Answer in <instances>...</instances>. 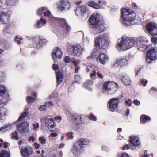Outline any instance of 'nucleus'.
I'll list each match as a JSON object with an SVG mask.
<instances>
[{"instance_id": "obj_1", "label": "nucleus", "mask_w": 157, "mask_h": 157, "mask_svg": "<svg viewBox=\"0 0 157 157\" xmlns=\"http://www.w3.org/2000/svg\"><path fill=\"white\" fill-rule=\"evenodd\" d=\"M121 17L123 24L126 25H130L135 20L136 14L130 9H123L121 11Z\"/></svg>"}, {"instance_id": "obj_2", "label": "nucleus", "mask_w": 157, "mask_h": 157, "mask_svg": "<svg viewBox=\"0 0 157 157\" xmlns=\"http://www.w3.org/2000/svg\"><path fill=\"white\" fill-rule=\"evenodd\" d=\"M89 143L88 139H80L78 140L73 145L71 151L75 156H79L82 151L83 145H86Z\"/></svg>"}, {"instance_id": "obj_3", "label": "nucleus", "mask_w": 157, "mask_h": 157, "mask_svg": "<svg viewBox=\"0 0 157 157\" xmlns=\"http://www.w3.org/2000/svg\"><path fill=\"white\" fill-rule=\"evenodd\" d=\"M136 41V40L134 38L124 36L122 37L121 40L118 45L121 50L125 51L132 47Z\"/></svg>"}, {"instance_id": "obj_4", "label": "nucleus", "mask_w": 157, "mask_h": 157, "mask_svg": "<svg viewBox=\"0 0 157 157\" xmlns=\"http://www.w3.org/2000/svg\"><path fill=\"white\" fill-rule=\"evenodd\" d=\"M42 123H44L50 132L55 131L56 129L53 117L50 116H47L40 119Z\"/></svg>"}, {"instance_id": "obj_5", "label": "nucleus", "mask_w": 157, "mask_h": 157, "mask_svg": "<svg viewBox=\"0 0 157 157\" xmlns=\"http://www.w3.org/2000/svg\"><path fill=\"white\" fill-rule=\"evenodd\" d=\"M49 19L51 22L56 21H59L63 28V30L64 33H67L70 31L71 29V27L67 23L65 19L56 18L51 16H50Z\"/></svg>"}, {"instance_id": "obj_6", "label": "nucleus", "mask_w": 157, "mask_h": 157, "mask_svg": "<svg viewBox=\"0 0 157 157\" xmlns=\"http://www.w3.org/2000/svg\"><path fill=\"white\" fill-rule=\"evenodd\" d=\"M148 42L147 40L145 37L139 38L136 41V47L138 50L144 51L149 47Z\"/></svg>"}, {"instance_id": "obj_7", "label": "nucleus", "mask_w": 157, "mask_h": 157, "mask_svg": "<svg viewBox=\"0 0 157 157\" xmlns=\"http://www.w3.org/2000/svg\"><path fill=\"white\" fill-rule=\"evenodd\" d=\"M68 48V51L72 53L73 55L79 56L81 55L82 52L83 50V46L78 45L76 46L70 45Z\"/></svg>"}, {"instance_id": "obj_8", "label": "nucleus", "mask_w": 157, "mask_h": 157, "mask_svg": "<svg viewBox=\"0 0 157 157\" xmlns=\"http://www.w3.org/2000/svg\"><path fill=\"white\" fill-rule=\"evenodd\" d=\"M94 44L97 47H100L103 48H106L108 47V42L103 40L101 35L97 36L95 39Z\"/></svg>"}, {"instance_id": "obj_9", "label": "nucleus", "mask_w": 157, "mask_h": 157, "mask_svg": "<svg viewBox=\"0 0 157 157\" xmlns=\"http://www.w3.org/2000/svg\"><path fill=\"white\" fill-rule=\"evenodd\" d=\"M157 58V50L154 48L149 49L146 55V59L149 63H151L152 60L156 59Z\"/></svg>"}, {"instance_id": "obj_10", "label": "nucleus", "mask_w": 157, "mask_h": 157, "mask_svg": "<svg viewBox=\"0 0 157 157\" xmlns=\"http://www.w3.org/2000/svg\"><path fill=\"white\" fill-rule=\"evenodd\" d=\"M99 15L98 14L96 13L93 14L89 19V25L90 28L94 27L96 25H99L98 23L99 21Z\"/></svg>"}, {"instance_id": "obj_11", "label": "nucleus", "mask_w": 157, "mask_h": 157, "mask_svg": "<svg viewBox=\"0 0 157 157\" xmlns=\"http://www.w3.org/2000/svg\"><path fill=\"white\" fill-rule=\"evenodd\" d=\"M119 101L118 98H113L108 102V107L109 109L111 111H114L117 109L118 103Z\"/></svg>"}, {"instance_id": "obj_12", "label": "nucleus", "mask_w": 157, "mask_h": 157, "mask_svg": "<svg viewBox=\"0 0 157 157\" xmlns=\"http://www.w3.org/2000/svg\"><path fill=\"white\" fill-rule=\"evenodd\" d=\"M146 29L151 35H157V25L155 23H148L146 25Z\"/></svg>"}, {"instance_id": "obj_13", "label": "nucleus", "mask_w": 157, "mask_h": 157, "mask_svg": "<svg viewBox=\"0 0 157 157\" xmlns=\"http://www.w3.org/2000/svg\"><path fill=\"white\" fill-rule=\"evenodd\" d=\"M52 58L54 62L56 61V58L61 59L63 55L62 52L59 47L55 48L52 51Z\"/></svg>"}, {"instance_id": "obj_14", "label": "nucleus", "mask_w": 157, "mask_h": 157, "mask_svg": "<svg viewBox=\"0 0 157 157\" xmlns=\"http://www.w3.org/2000/svg\"><path fill=\"white\" fill-rule=\"evenodd\" d=\"M17 128L19 132L22 133L27 132L29 130V124L26 121H24L17 125Z\"/></svg>"}, {"instance_id": "obj_15", "label": "nucleus", "mask_w": 157, "mask_h": 157, "mask_svg": "<svg viewBox=\"0 0 157 157\" xmlns=\"http://www.w3.org/2000/svg\"><path fill=\"white\" fill-rule=\"evenodd\" d=\"M70 7V4L69 0H62L60 2L59 9L61 11L69 9Z\"/></svg>"}, {"instance_id": "obj_16", "label": "nucleus", "mask_w": 157, "mask_h": 157, "mask_svg": "<svg viewBox=\"0 0 157 157\" xmlns=\"http://www.w3.org/2000/svg\"><path fill=\"white\" fill-rule=\"evenodd\" d=\"M10 17L7 13L2 12L0 13V22L2 24H5L9 21Z\"/></svg>"}, {"instance_id": "obj_17", "label": "nucleus", "mask_w": 157, "mask_h": 157, "mask_svg": "<svg viewBox=\"0 0 157 157\" xmlns=\"http://www.w3.org/2000/svg\"><path fill=\"white\" fill-rule=\"evenodd\" d=\"M115 86V84L113 82H106L103 85V90L105 92L111 91Z\"/></svg>"}, {"instance_id": "obj_18", "label": "nucleus", "mask_w": 157, "mask_h": 157, "mask_svg": "<svg viewBox=\"0 0 157 157\" xmlns=\"http://www.w3.org/2000/svg\"><path fill=\"white\" fill-rule=\"evenodd\" d=\"M93 28V33L95 35H97L103 32L105 30V28L102 25L99 24L96 25Z\"/></svg>"}, {"instance_id": "obj_19", "label": "nucleus", "mask_w": 157, "mask_h": 157, "mask_svg": "<svg viewBox=\"0 0 157 157\" xmlns=\"http://www.w3.org/2000/svg\"><path fill=\"white\" fill-rule=\"evenodd\" d=\"M96 59L97 61H99L100 63L104 65L106 63L108 60L107 56L102 53L98 56Z\"/></svg>"}, {"instance_id": "obj_20", "label": "nucleus", "mask_w": 157, "mask_h": 157, "mask_svg": "<svg viewBox=\"0 0 157 157\" xmlns=\"http://www.w3.org/2000/svg\"><path fill=\"white\" fill-rule=\"evenodd\" d=\"M32 152V149L31 147H29L25 148L21 151V155L23 157H28Z\"/></svg>"}, {"instance_id": "obj_21", "label": "nucleus", "mask_w": 157, "mask_h": 157, "mask_svg": "<svg viewBox=\"0 0 157 157\" xmlns=\"http://www.w3.org/2000/svg\"><path fill=\"white\" fill-rule=\"evenodd\" d=\"M42 13H43L44 16L47 17L49 16L51 14V12L48 10L47 8L44 7L39 8L37 10V14L38 15L40 16L42 15Z\"/></svg>"}, {"instance_id": "obj_22", "label": "nucleus", "mask_w": 157, "mask_h": 157, "mask_svg": "<svg viewBox=\"0 0 157 157\" xmlns=\"http://www.w3.org/2000/svg\"><path fill=\"white\" fill-rule=\"evenodd\" d=\"M86 7L84 6H78L75 10V13L77 16H82L86 10Z\"/></svg>"}, {"instance_id": "obj_23", "label": "nucleus", "mask_w": 157, "mask_h": 157, "mask_svg": "<svg viewBox=\"0 0 157 157\" xmlns=\"http://www.w3.org/2000/svg\"><path fill=\"white\" fill-rule=\"evenodd\" d=\"M71 118L72 120L74 121V122L77 124H78L82 123L81 116L76 115H72L71 116Z\"/></svg>"}, {"instance_id": "obj_24", "label": "nucleus", "mask_w": 157, "mask_h": 157, "mask_svg": "<svg viewBox=\"0 0 157 157\" xmlns=\"http://www.w3.org/2000/svg\"><path fill=\"white\" fill-rule=\"evenodd\" d=\"M56 75L57 83L59 85L63 80V74L61 72L59 71L56 73Z\"/></svg>"}, {"instance_id": "obj_25", "label": "nucleus", "mask_w": 157, "mask_h": 157, "mask_svg": "<svg viewBox=\"0 0 157 157\" xmlns=\"http://www.w3.org/2000/svg\"><path fill=\"white\" fill-rule=\"evenodd\" d=\"M130 141L131 143L135 146H138L140 144V142L138 137L134 136H132L130 137Z\"/></svg>"}, {"instance_id": "obj_26", "label": "nucleus", "mask_w": 157, "mask_h": 157, "mask_svg": "<svg viewBox=\"0 0 157 157\" xmlns=\"http://www.w3.org/2000/svg\"><path fill=\"white\" fill-rule=\"evenodd\" d=\"M117 59L118 61L119 62L120 66L121 67L122 66L126 65L128 64V60L126 59L120 58Z\"/></svg>"}, {"instance_id": "obj_27", "label": "nucleus", "mask_w": 157, "mask_h": 157, "mask_svg": "<svg viewBox=\"0 0 157 157\" xmlns=\"http://www.w3.org/2000/svg\"><path fill=\"white\" fill-rule=\"evenodd\" d=\"M121 80L126 85H128L131 84V81L130 78L128 76L122 77Z\"/></svg>"}, {"instance_id": "obj_28", "label": "nucleus", "mask_w": 157, "mask_h": 157, "mask_svg": "<svg viewBox=\"0 0 157 157\" xmlns=\"http://www.w3.org/2000/svg\"><path fill=\"white\" fill-rule=\"evenodd\" d=\"M7 113V112L6 109L3 107L0 108V119L4 116L6 115Z\"/></svg>"}, {"instance_id": "obj_29", "label": "nucleus", "mask_w": 157, "mask_h": 157, "mask_svg": "<svg viewBox=\"0 0 157 157\" xmlns=\"http://www.w3.org/2000/svg\"><path fill=\"white\" fill-rule=\"evenodd\" d=\"M42 23L45 24L46 21L45 19H43L42 18H41L38 21L37 23L35 25V27L37 28H40L42 26Z\"/></svg>"}, {"instance_id": "obj_30", "label": "nucleus", "mask_w": 157, "mask_h": 157, "mask_svg": "<svg viewBox=\"0 0 157 157\" xmlns=\"http://www.w3.org/2000/svg\"><path fill=\"white\" fill-rule=\"evenodd\" d=\"M7 91L6 87L3 85H0V97L3 96Z\"/></svg>"}, {"instance_id": "obj_31", "label": "nucleus", "mask_w": 157, "mask_h": 157, "mask_svg": "<svg viewBox=\"0 0 157 157\" xmlns=\"http://www.w3.org/2000/svg\"><path fill=\"white\" fill-rule=\"evenodd\" d=\"M14 123L10 124L4 126L0 128V131L2 132H4L9 130Z\"/></svg>"}, {"instance_id": "obj_32", "label": "nucleus", "mask_w": 157, "mask_h": 157, "mask_svg": "<svg viewBox=\"0 0 157 157\" xmlns=\"http://www.w3.org/2000/svg\"><path fill=\"white\" fill-rule=\"evenodd\" d=\"M151 120V118L146 115H142L140 117V121L142 123H145Z\"/></svg>"}, {"instance_id": "obj_33", "label": "nucleus", "mask_w": 157, "mask_h": 157, "mask_svg": "<svg viewBox=\"0 0 157 157\" xmlns=\"http://www.w3.org/2000/svg\"><path fill=\"white\" fill-rule=\"evenodd\" d=\"M40 41H41V40L40 38L38 37H35L33 39V43L36 45L37 48H39L38 43H39L40 44Z\"/></svg>"}, {"instance_id": "obj_34", "label": "nucleus", "mask_w": 157, "mask_h": 157, "mask_svg": "<svg viewBox=\"0 0 157 157\" xmlns=\"http://www.w3.org/2000/svg\"><path fill=\"white\" fill-rule=\"evenodd\" d=\"M89 6L95 9H99V6L93 1H91L88 3Z\"/></svg>"}, {"instance_id": "obj_35", "label": "nucleus", "mask_w": 157, "mask_h": 157, "mask_svg": "<svg viewBox=\"0 0 157 157\" xmlns=\"http://www.w3.org/2000/svg\"><path fill=\"white\" fill-rule=\"evenodd\" d=\"M10 155L7 151H2L0 153V157H10Z\"/></svg>"}, {"instance_id": "obj_36", "label": "nucleus", "mask_w": 157, "mask_h": 157, "mask_svg": "<svg viewBox=\"0 0 157 157\" xmlns=\"http://www.w3.org/2000/svg\"><path fill=\"white\" fill-rule=\"evenodd\" d=\"M26 100L28 103H31L35 101L36 99V98H32L30 96H28L26 98Z\"/></svg>"}, {"instance_id": "obj_37", "label": "nucleus", "mask_w": 157, "mask_h": 157, "mask_svg": "<svg viewBox=\"0 0 157 157\" xmlns=\"http://www.w3.org/2000/svg\"><path fill=\"white\" fill-rule=\"evenodd\" d=\"M28 114H29V113L26 111H25V112H23L22 113L21 116L19 117V118L18 119L17 121H21L22 119L26 117V115H28Z\"/></svg>"}, {"instance_id": "obj_38", "label": "nucleus", "mask_w": 157, "mask_h": 157, "mask_svg": "<svg viewBox=\"0 0 157 157\" xmlns=\"http://www.w3.org/2000/svg\"><path fill=\"white\" fill-rule=\"evenodd\" d=\"M6 3L7 5L13 6L15 5V0H6Z\"/></svg>"}, {"instance_id": "obj_39", "label": "nucleus", "mask_w": 157, "mask_h": 157, "mask_svg": "<svg viewBox=\"0 0 157 157\" xmlns=\"http://www.w3.org/2000/svg\"><path fill=\"white\" fill-rule=\"evenodd\" d=\"M11 138L12 139H15L16 140H17L18 139V133L17 132L15 131L12 133Z\"/></svg>"}, {"instance_id": "obj_40", "label": "nucleus", "mask_w": 157, "mask_h": 157, "mask_svg": "<svg viewBox=\"0 0 157 157\" xmlns=\"http://www.w3.org/2000/svg\"><path fill=\"white\" fill-rule=\"evenodd\" d=\"M102 36L104 40H105V41H108V39L109 37V36L108 33H105L102 36Z\"/></svg>"}, {"instance_id": "obj_41", "label": "nucleus", "mask_w": 157, "mask_h": 157, "mask_svg": "<svg viewBox=\"0 0 157 157\" xmlns=\"http://www.w3.org/2000/svg\"><path fill=\"white\" fill-rule=\"evenodd\" d=\"M73 133L72 132H68L67 134V136L68 139H73Z\"/></svg>"}, {"instance_id": "obj_42", "label": "nucleus", "mask_w": 157, "mask_h": 157, "mask_svg": "<svg viewBox=\"0 0 157 157\" xmlns=\"http://www.w3.org/2000/svg\"><path fill=\"white\" fill-rule=\"evenodd\" d=\"M47 107L44 105L40 106L39 108V109L41 111H43L46 109Z\"/></svg>"}, {"instance_id": "obj_43", "label": "nucleus", "mask_w": 157, "mask_h": 157, "mask_svg": "<svg viewBox=\"0 0 157 157\" xmlns=\"http://www.w3.org/2000/svg\"><path fill=\"white\" fill-rule=\"evenodd\" d=\"M52 95L53 96L54 98L56 101H60L58 97V93H56L54 94L53 93Z\"/></svg>"}, {"instance_id": "obj_44", "label": "nucleus", "mask_w": 157, "mask_h": 157, "mask_svg": "<svg viewBox=\"0 0 157 157\" xmlns=\"http://www.w3.org/2000/svg\"><path fill=\"white\" fill-rule=\"evenodd\" d=\"M98 71V69H95L93 70V72L92 73L90 74V77H92L94 76H95L96 74H97V72Z\"/></svg>"}, {"instance_id": "obj_45", "label": "nucleus", "mask_w": 157, "mask_h": 157, "mask_svg": "<svg viewBox=\"0 0 157 157\" xmlns=\"http://www.w3.org/2000/svg\"><path fill=\"white\" fill-rule=\"evenodd\" d=\"M39 140L40 141V142L43 144H45L46 142V139H44V137H40L39 138Z\"/></svg>"}, {"instance_id": "obj_46", "label": "nucleus", "mask_w": 157, "mask_h": 157, "mask_svg": "<svg viewBox=\"0 0 157 157\" xmlns=\"http://www.w3.org/2000/svg\"><path fill=\"white\" fill-rule=\"evenodd\" d=\"M64 61L66 63H69L70 62V58L68 56H66L64 59Z\"/></svg>"}, {"instance_id": "obj_47", "label": "nucleus", "mask_w": 157, "mask_h": 157, "mask_svg": "<svg viewBox=\"0 0 157 157\" xmlns=\"http://www.w3.org/2000/svg\"><path fill=\"white\" fill-rule=\"evenodd\" d=\"M155 92H157V90L155 88H152L149 90V92L150 94H154Z\"/></svg>"}, {"instance_id": "obj_48", "label": "nucleus", "mask_w": 157, "mask_h": 157, "mask_svg": "<svg viewBox=\"0 0 157 157\" xmlns=\"http://www.w3.org/2000/svg\"><path fill=\"white\" fill-rule=\"evenodd\" d=\"M148 82L147 80H146L144 81V79L143 78L141 79V83L143 84L144 86H145L146 85V84Z\"/></svg>"}, {"instance_id": "obj_49", "label": "nucleus", "mask_w": 157, "mask_h": 157, "mask_svg": "<svg viewBox=\"0 0 157 157\" xmlns=\"http://www.w3.org/2000/svg\"><path fill=\"white\" fill-rule=\"evenodd\" d=\"M120 66L119 62L118 61V59H117L115 62L114 63L113 65V67H116Z\"/></svg>"}, {"instance_id": "obj_50", "label": "nucleus", "mask_w": 157, "mask_h": 157, "mask_svg": "<svg viewBox=\"0 0 157 157\" xmlns=\"http://www.w3.org/2000/svg\"><path fill=\"white\" fill-rule=\"evenodd\" d=\"M45 105L47 107H49L50 106H53V104L52 103L51 101L47 102L45 103Z\"/></svg>"}, {"instance_id": "obj_51", "label": "nucleus", "mask_w": 157, "mask_h": 157, "mask_svg": "<svg viewBox=\"0 0 157 157\" xmlns=\"http://www.w3.org/2000/svg\"><path fill=\"white\" fill-rule=\"evenodd\" d=\"M33 129L34 130H35L39 127V124L38 123H37L36 124H33Z\"/></svg>"}, {"instance_id": "obj_52", "label": "nucleus", "mask_w": 157, "mask_h": 157, "mask_svg": "<svg viewBox=\"0 0 157 157\" xmlns=\"http://www.w3.org/2000/svg\"><path fill=\"white\" fill-rule=\"evenodd\" d=\"M89 118L90 120H92L93 121H96V117L94 116L93 115L91 114L89 117Z\"/></svg>"}, {"instance_id": "obj_53", "label": "nucleus", "mask_w": 157, "mask_h": 157, "mask_svg": "<svg viewBox=\"0 0 157 157\" xmlns=\"http://www.w3.org/2000/svg\"><path fill=\"white\" fill-rule=\"evenodd\" d=\"M41 40V41H40V44L39 43H38V46H39V48L40 46H41L43 44L42 42H43V43H45L46 40L45 39H43V40Z\"/></svg>"}, {"instance_id": "obj_54", "label": "nucleus", "mask_w": 157, "mask_h": 157, "mask_svg": "<svg viewBox=\"0 0 157 157\" xmlns=\"http://www.w3.org/2000/svg\"><path fill=\"white\" fill-rule=\"evenodd\" d=\"M133 103L135 105H139L140 104V101L136 99L134 101Z\"/></svg>"}, {"instance_id": "obj_55", "label": "nucleus", "mask_w": 157, "mask_h": 157, "mask_svg": "<svg viewBox=\"0 0 157 157\" xmlns=\"http://www.w3.org/2000/svg\"><path fill=\"white\" fill-rule=\"evenodd\" d=\"M58 135V134L56 132H52L51 133L50 136L52 137H56Z\"/></svg>"}, {"instance_id": "obj_56", "label": "nucleus", "mask_w": 157, "mask_h": 157, "mask_svg": "<svg viewBox=\"0 0 157 157\" xmlns=\"http://www.w3.org/2000/svg\"><path fill=\"white\" fill-rule=\"evenodd\" d=\"M35 140V138L33 136H30L28 139V141H32L33 142Z\"/></svg>"}, {"instance_id": "obj_57", "label": "nucleus", "mask_w": 157, "mask_h": 157, "mask_svg": "<svg viewBox=\"0 0 157 157\" xmlns=\"http://www.w3.org/2000/svg\"><path fill=\"white\" fill-rule=\"evenodd\" d=\"M97 75L98 77L99 78H103V75L101 73H99L98 71L97 72Z\"/></svg>"}, {"instance_id": "obj_58", "label": "nucleus", "mask_w": 157, "mask_h": 157, "mask_svg": "<svg viewBox=\"0 0 157 157\" xmlns=\"http://www.w3.org/2000/svg\"><path fill=\"white\" fill-rule=\"evenodd\" d=\"M129 144H126L125 145H124L123 147H122V149L123 150H124L126 148L127 149H129Z\"/></svg>"}, {"instance_id": "obj_59", "label": "nucleus", "mask_w": 157, "mask_h": 157, "mask_svg": "<svg viewBox=\"0 0 157 157\" xmlns=\"http://www.w3.org/2000/svg\"><path fill=\"white\" fill-rule=\"evenodd\" d=\"M75 73H77L78 72V70L80 69L79 67L78 66V65H75Z\"/></svg>"}, {"instance_id": "obj_60", "label": "nucleus", "mask_w": 157, "mask_h": 157, "mask_svg": "<svg viewBox=\"0 0 157 157\" xmlns=\"http://www.w3.org/2000/svg\"><path fill=\"white\" fill-rule=\"evenodd\" d=\"M34 144L35 146V148L36 149L39 148L40 146V144H37L36 142H35Z\"/></svg>"}, {"instance_id": "obj_61", "label": "nucleus", "mask_w": 157, "mask_h": 157, "mask_svg": "<svg viewBox=\"0 0 157 157\" xmlns=\"http://www.w3.org/2000/svg\"><path fill=\"white\" fill-rule=\"evenodd\" d=\"M19 39V38L17 36H16L15 37V41H17V43L19 44H21V42L19 40H17L18 39Z\"/></svg>"}, {"instance_id": "obj_62", "label": "nucleus", "mask_w": 157, "mask_h": 157, "mask_svg": "<svg viewBox=\"0 0 157 157\" xmlns=\"http://www.w3.org/2000/svg\"><path fill=\"white\" fill-rule=\"evenodd\" d=\"M70 61H71L72 63H73L74 65H75V64H76V63L75 62V60L74 58H72L70 59Z\"/></svg>"}, {"instance_id": "obj_63", "label": "nucleus", "mask_w": 157, "mask_h": 157, "mask_svg": "<svg viewBox=\"0 0 157 157\" xmlns=\"http://www.w3.org/2000/svg\"><path fill=\"white\" fill-rule=\"evenodd\" d=\"M152 41L156 43L157 41V39L156 37H153L151 39Z\"/></svg>"}, {"instance_id": "obj_64", "label": "nucleus", "mask_w": 157, "mask_h": 157, "mask_svg": "<svg viewBox=\"0 0 157 157\" xmlns=\"http://www.w3.org/2000/svg\"><path fill=\"white\" fill-rule=\"evenodd\" d=\"M121 157H129V155L125 153H123L122 154Z\"/></svg>"}]
</instances>
